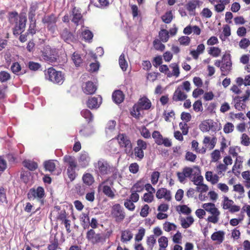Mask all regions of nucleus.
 Returning a JSON list of instances; mask_svg holds the SVG:
<instances>
[{"label": "nucleus", "mask_w": 250, "mask_h": 250, "mask_svg": "<svg viewBox=\"0 0 250 250\" xmlns=\"http://www.w3.org/2000/svg\"><path fill=\"white\" fill-rule=\"evenodd\" d=\"M202 207L206 211L212 214L211 216L208 217L207 221L216 224L219 221L220 212L215 207V204L212 203H205L202 205Z\"/></svg>", "instance_id": "obj_4"}, {"label": "nucleus", "mask_w": 250, "mask_h": 250, "mask_svg": "<svg viewBox=\"0 0 250 250\" xmlns=\"http://www.w3.org/2000/svg\"><path fill=\"white\" fill-rule=\"evenodd\" d=\"M194 167L191 168L190 167H186L182 170V172H177V176L178 177L179 181L181 183L184 182L186 178H190L191 175H193L195 170H194Z\"/></svg>", "instance_id": "obj_16"}, {"label": "nucleus", "mask_w": 250, "mask_h": 250, "mask_svg": "<svg viewBox=\"0 0 250 250\" xmlns=\"http://www.w3.org/2000/svg\"><path fill=\"white\" fill-rule=\"evenodd\" d=\"M159 250H166V248L168 246V239L166 236H161L158 239Z\"/></svg>", "instance_id": "obj_39"}, {"label": "nucleus", "mask_w": 250, "mask_h": 250, "mask_svg": "<svg viewBox=\"0 0 250 250\" xmlns=\"http://www.w3.org/2000/svg\"><path fill=\"white\" fill-rule=\"evenodd\" d=\"M194 219L191 216H188L181 220V226L184 229L189 228L193 223Z\"/></svg>", "instance_id": "obj_40"}, {"label": "nucleus", "mask_w": 250, "mask_h": 250, "mask_svg": "<svg viewBox=\"0 0 250 250\" xmlns=\"http://www.w3.org/2000/svg\"><path fill=\"white\" fill-rule=\"evenodd\" d=\"M150 210V208L147 204L144 205L141 209L140 215L142 217H146L148 213Z\"/></svg>", "instance_id": "obj_60"}, {"label": "nucleus", "mask_w": 250, "mask_h": 250, "mask_svg": "<svg viewBox=\"0 0 250 250\" xmlns=\"http://www.w3.org/2000/svg\"><path fill=\"white\" fill-rule=\"evenodd\" d=\"M194 169H195V171L193 175H194V177L192 180L194 184L197 186L203 184L204 178L201 175V171L199 167L198 166H194Z\"/></svg>", "instance_id": "obj_22"}, {"label": "nucleus", "mask_w": 250, "mask_h": 250, "mask_svg": "<svg viewBox=\"0 0 250 250\" xmlns=\"http://www.w3.org/2000/svg\"><path fill=\"white\" fill-rule=\"evenodd\" d=\"M23 165L30 171H34L38 168V164L36 162L29 160H24L23 162Z\"/></svg>", "instance_id": "obj_33"}, {"label": "nucleus", "mask_w": 250, "mask_h": 250, "mask_svg": "<svg viewBox=\"0 0 250 250\" xmlns=\"http://www.w3.org/2000/svg\"><path fill=\"white\" fill-rule=\"evenodd\" d=\"M11 79L10 74L5 71H1L0 72V82L4 83Z\"/></svg>", "instance_id": "obj_52"}, {"label": "nucleus", "mask_w": 250, "mask_h": 250, "mask_svg": "<svg viewBox=\"0 0 250 250\" xmlns=\"http://www.w3.org/2000/svg\"><path fill=\"white\" fill-rule=\"evenodd\" d=\"M151 106V102L150 100L146 96L140 98L137 104H135L133 106V111H131L132 115L136 113L138 115L140 114V111L141 110H148Z\"/></svg>", "instance_id": "obj_5"}, {"label": "nucleus", "mask_w": 250, "mask_h": 250, "mask_svg": "<svg viewBox=\"0 0 250 250\" xmlns=\"http://www.w3.org/2000/svg\"><path fill=\"white\" fill-rule=\"evenodd\" d=\"M136 157L138 158L139 160H142L144 157V150L139 147H135L133 151Z\"/></svg>", "instance_id": "obj_55"}, {"label": "nucleus", "mask_w": 250, "mask_h": 250, "mask_svg": "<svg viewBox=\"0 0 250 250\" xmlns=\"http://www.w3.org/2000/svg\"><path fill=\"white\" fill-rule=\"evenodd\" d=\"M112 98L115 103L120 104L124 101L125 99V95L121 90H116L113 92Z\"/></svg>", "instance_id": "obj_23"}, {"label": "nucleus", "mask_w": 250, "mask_h": 250, "mask_svg": "<svg viewBox=\"0 0 250 250\" xmlns=\"http://www.w3.org/2000/svg\"><path fill=\"white\" fill-rule=\"evenodd\" d=\"M102 103V98L101 96L91 97L89 98L86 102L87 106L91 109L98 108Z\"/></svg>", "instance_id": "obj_17"}, {"label": "nucleus", "mask_w": 250, "mask_h": 250, "mask_svg": "<svg viewBox=\"0 0 250 250\" xmlns=\"http://www.w3.org/2000/svg\"><path fill=\"white\" fill-rule=\"evenodd\" d=\"M223 208L228 209L231 213H234L240 210V207L234 204L233 200L229 199L228 197H225L223 200Z\"/></svg>", "instance_id": "obj_14"}, {"label": "nucleus", "mask_w": 250, "mask_h": 250, "mask_svg": "<svg viewBox=\"0 0 250 250\" xmlns=\"http://www.w3.org/2000/svg\"><path fill=\"white\" fill-rule=\"evenodd\" d=\"M82 179L83 182L88 186L92 185L94 182V178L93 175L89 173L84 174Z\"/></svg>", "instance_id": "obj_35"}, {"label": "nucleus", "mask_w": 250, "mask_h": 250, "mask_svg": "<svg viewBox=\"0 0 250 250\" xmlns=\"http://www.w3.org/2000/svg\"><path fill=\"white\" fill-rule=\"evenodd\" d=\"M37 8L34 6H32L30 7L29 12L28 13V19L30 23H36V20L35 18L36 15V11Z\"/></svg>", "instance_id": "obj_43"}, {"label": "nucleus", "mask_w": 250, "mask_h": 250, "mask_svg": "<svg viewBox=\"0 0 250 250\" xmlns=\"http://www.w3.org/2000/svg\"><path fill=\"white\" fill-rule=\"evenodd\" d=\"M81 114L89 123L93 120V115L91 112L87 109H83L81 112Z\"/></svg>", "instance_id": "obj_37"}, {"label": "nucleus", "mask_w": 250, "mask_h": 250, "mask_svg": "<svg viewBox=\"0 0 250 250\" xmlns=\"http://www.w3.org/2000/svg\"><path fill=\"white\" fill-rule=\"evenodd\" d=\"M206 179L210 182L212 184L214 185L219 181V177L217 174H213V172L208 171L205 174Z\"/></svg>", "instance_id": "obj_28"}, {"label": "nucleus", "mask_w": 250, "mask_h": 250, "mask_svg": "<svg viewBox=\"0 0 250 250\" xmlns=\"http://www.w3.org/2000/svg\"><path fill=\"white\" fill-rule=\"evenodd\" d=\"M205 50V46L203 43L199 44L196 50H192L190 51V55L194 60H197L200 54H203Z\"/></svg>", "instance_id": "obj_26"}, {"label": "nucleus", "mask_w": 250, "mask_h": 250, "mask_svg": "<svg viewBox=\"0 0 250 250\" xmlns=\"http://www.w3.org/2000/svg\"><path fill=\"white\" fill-rule=\"evenodd\" d=\"M111 215L116 222L123 221L125 217L124 208L119 204L114 205L111 208Z\"/></svg>", "instance_id": "obj_9"}, {"label": "nucleus", "mask_w": 250, "mask_h": 250, "mask_svg": "<svg viewBox=\"0 0 250 250\" xmlns=\"http://www.w3.org/2000/svg\"><path fill=\"white\" fill-rule=\"evenodd\" d=\"M172 69V72L171 73L169 71L167 73V76L171 77L173 76L178 77L180 74L179 67L178 64L176 63H172L169 66Z\"/></svg>", "instance_id": "obj_32"}, {"label": "nucleus", "mask_w": 250, "mask_h": 250, "mask_svg": "<svg viewBox=\"0 0 250 250\" xmlns=\"http://www.w3.org/2000/svg\"><path fill=\"white\" fill-rule=\"evenodd\" d=\"M197 158L196 155L190 151H187L185 155V159L187 161L194 162Z\"/></svg>", "instance_id": "obj_64"}, {"label": "nucleus", "mask_w": 250, "mask_h": 250, "mask_svg": "<svg viewBox=\"0 0 250 250\" xmlns=\"http://www.w3.org/2000/svg\"><path fill=\"white\" fill-rule=\"evenodd\" d=\"M156 196L158 199L164 198L167 201H170L171 200V192L166 188H162L158 189Z\"/></svg>", "instance_id": "obj_19"}, {"label": "nucleus", "mask_w": 250, "mask_h": 250, "mask_svg": "<svg viewBox=\"0 0 250 250\" xmlns=\"http://www.w3.org/2000/svg\"><path fill=\"white\" fill-rule=\"evenodd\" d=\"M82 89L86 94H93L97 90V86L91 81H88L82 85Z\"/></svg>", "instance_id": "obj_20"}, {"label": "nucleus", "mask_w": 250, "mask_h": 250, "mask_svg": "<svg viewBox=\"0 0 250 250\" xmlns=\"http://www.w3.org/2000/svg\"><path fill=\"white\" fill-rule=\"evenodd\" d=\"M225 233L223 231H218L214 232L211 236L213 241H216L220 244L223 242L224 239Z\"/></svg>", "instance_id": "obj_31"}, {"label": "nucleus", "mask_w": 250, "mask_h": 250, "mask_svg": "<svg viewBox=\"0 0 250 250\" xmlns=\"http://www.w3.org/2000/svg\"><path fill=\"white\" fill-rule=\"evenodd\" d=\"M41 60L48 63H52L58 62L59 54L58 50L49 45H44L41 50Z\"/></svg>", "instance_id": "obj_2"}, {"label": "nucleus", "mask_w": 250, "mask_h": 250, "mask_svg": "<svg viewBox=\"0 0 250 250\" xmlns=\"http://www.w3.org/2000/svg\"><path fill=\"white\" fill-rule=\"evenodd\" d=\"M8 19L10 24H15L13 28L14 35H19V31H21V32L24 31L27 22L25 15H21L19 17L17 11L10 12L8 13Z\"/></svg>", "instance_id": "obj_1"}, {"label": "nucleus", "mask_w": 250, "mask_h": 250, "mask_svg": "<svg viewBox=\"0 0 250 250\" xmlns=\"http://www.w3.org/2000/svg\"><path fill=\"white\" fill-rule=\"evenodd\" d=\"M152 136L154 139L155 143L158 145H161L163 137L160 132L158 131H154L152 133Z\"/></svg>", "instance_id": "obj_49"}, {"label": "nucleus", "mask_w": 250, "mask_h": 250, "mask_svg": "<svg viewBox=\"0 0 250 250\" xmlns=\"http://www.w3.org/2000/svg\"><path fill=\"white\" fill-rule=\"evenodd\" d=\"M145 187V181L142 179L140 180L131 187L130 192H134L137 193L142 192L144 190Z\"/></svg>", "instance_id": "obj_25"}, {"label": "nucleus", "mask_w": 250, "mask_h": 250, "mask_svg": "<svg viewBox=\"0 0 250 250\" xmlns=\"http://www.w3.org/2000/svg\"><path fill=\"white\" fill-rule=\"evenodd\" d=\"M90 157L85 152L82 153L79 157V162L83 167H85L89 165Z\"/></svg>", "instance_id": "obj_27"}, {"label": "nucleus", "mask_w": 250, "mask_h": 250, "mask_svg": "<svg viewBox=\"0 0 250 250\" xmlns=\"http://www.w3.org/2000/svg\"><path fill=\"white\" fill-rule=\"evenodd\" d=\"M153 194V193H152V192L145 193L142 197V200L147 203H151L154 200V196Z\"/></svg>", "instance_id": "obj_54"}, {"label": "nucleus", "mask_w": 250, "mask_h": 250, "mask_svg": "<svg viewBox=\"0 0 250 250\" xmlns=\"http://www.w3.org/2000/svg\"><path fill=\"white\" fill-rule=\"evenodd\" d=\"M63 161L65 163H67L69 167L67 169L68 176L71 181H73L76 176L75 172V168L77 167V164L74 158L69 155H65L63 157Z\"/></svg>", "instance_id": "obj_8"}, {"label": "nucleus", "mask_w": 250, "mask_h": 250, "mask_svg": "<svg viewBox=\"0 0 250 250\" xmlns=\"http://www.w3.org/2000/svg\"><path fill=\"white\" fill-rule=\"evenodd\" d=\"M55 162H57V161L49 160L45 161L44 163V167L45 170H48L50 172H53L56 169V164Z\"/></svg>", "instance_id": "obj_34"}, {"label": "nucleus", "mask_w": 250, "mask_h": 250, "mask_svg": "<svg viewBox=\"0 0 250 250\" xmlns=\"http://www.w3.org/2000/svg\"><path fill=\"white\" fill-rule=\"evenodd\" d=\"M145 231L146 230L144 228H141V229H140L138 230V233L135 235V241L137 242L141 241L143 239L144 236H145Z\"/></svg>", "instance_id": "obj_58"}, {"label": "nucleus", "mask_w": 250, "mask_h": 250, "mask_svg": "<svg viewBox=\"0 0 250 250\" xmlns=\"http://www.w3.org/2000/svg\"><path fill=\"white\" fill-rule=\"evenodd\" d=\"M81 224L84 229H88L89 227L90 219L88 213H83L80 217Z\"/></svg>", "instance_id": "obj_29"}, {"label": "nucleus", "mask_w": 250, "mask_h": 250, "mask_svg": "<svg viewBox=\"0 0 250 250\" xmlns=\"http://www.w3.org/2000/svg\"><path fill=\"white\" fill-rule=\"evenodd\" d=\"M213 123H212L211 125H210V124L207 122L202 123L199 125L200 129L203 132H207L210 129L213 130Z\"/></svg>", "instance_id": "obj_50"}, {"label": "nucleus", "mask_w": 250, "mask_h": 250, "mask_svg": "<svg viewBox=\"0 0 250 250\" xmlns=\"http://www.w3.org/2000/svg\"><path fill=\"white\" fill-rule=\"evenodd\" d=\"M82 36L85 41L90 42L92 40L93 34L89 30L86 29L82 32Z\"/></svg>", "instance_id": "obj_42"}, {"label": "nucleus", "mask_w": 250, "mask_h": 250, "mask_svg": "<svg viewBox=\"0 0 250 250\" xmlns=\"http://www.w3.org/2000/svg\"><path fill=\"white\" fill-rule=\"evenodd\" d=\"M72 16L71 21L76 25L78 26L80 24H83L84 19L81 13V9L80 8L74 6L72 10Z\"/></svg>", "instance_id": "obj_13"}, {"label": "nucleus", "mask_w": 250, "mask_h": 250, "mask_svg": "<svg viewBox=\"0 0 250 250\" xmlns=\"http://www.w3.org/2000/svg\"><path fill=\"white\" fill-rule=\"evenodd\" d=\"M156 243V240L154 235H151L148 237L146 239V245L148 247V250H152Z\"/></svg>", "instance_id": "obj_46"}, {"label": "nucleus", "mask_w": 250, "mask_h": 250, "mask_svg": "<svg viewBox=\"0 0 250 250\" xmlns=\"http://www.w3.org/2000/svg\"><path fill=\"white\" fill-rule=\"evenodd\" d=\"M119 63L120 66L123 71H125L128 66L127 63L125 59V56L124 53H122L119 57Z\"/></svg>", "instance_id": "obj_48"}, {"label": "nucleus", "mask_w": 250, "mask_h": 250, "mask_svg": "<svg viewBox=\"0 0 250 250\" xmlns=\"http://www.w3.org/2000/svg\"><path fill=\"white\" fill-rule=\"evenodd\" d=\"M99 174L101 175H109L114 171V167L111 166L107 161L104 159L99 160L95 165Z\"/></svg>", "instance_id": "obj_7"}, {"label": "nucleus", "mask_w": 250, "mask_h": 250, "mask_svg": "<svg viewBox=\"0 0 250 250\" xmlns=\"http://www.w3.org/2000/svg\"><path fill=\"white\" fill-rule=\"evenodd\" d=\"M159 37L161 41L166 42L169 38V32L166 29H161L159 31Z\"/></svg>", "instance_id": "obj_41"}, {"label": "nucleus", "mask_w": 250, "mask_h": 250, "mask_svg": "<svg viewBox=\"0 0 250 250\" xmlns=\"http://www.w3.org/2000/svg\"><path fill=\"white\" fill-rule=\"evenodd\" d=\"M201 1L198 0L189 1L186 5V8L188 12H193L197 7H199Z\"/></svg>", "instance_id": "obj_30"}, {"label": "nucleus", "mask_w": 250, "mask_h": 250, "mask_svg": "<svg viewBox=\"0 0 250 250\" xmlns=\"http://www.w3.org/2000/svg\"><path fill=\"white\" fill-rule=\"evenodd\" d=\"M116 125V122L114 120H110L108 121L105 127V130L106 132H111L113 131Z\"/></svg>", "instance_id": "obj_62"}, {"label": "nucleus", "mask_w": 250, "mask_h": 250, "mask_svg": "<svg viewBox=\"0 0 250 250\" xmlns=\"http://www.w3.org/2000/svg\"><path fill=\"white\" fill-rule=\"evenodd\" d=\"M102 191L104 194L108 197L111 199H113L115 197V194L109 186L107 185L103 186Z\"/></svg>", "instance_id": "obj_38"}, {"label": "nucleus", "mask_w": 250, "mask_h": 250, "mask_svg": "<svg viewBox=\"0 0 250 250\" xmlns=\"http://www.w3.org/2000/svg\"><path fill=\"white\" fill-rule=\"evenodd\" d=\"M72 59L76 66H80L83 62L81 55L76 52L73 54Z\"/></svg>", "instance_id": "obj_51"}, {"label": "nucleus", "mask_w": 250, "mask_h": 250, "mask_svg": "<svg viewBox=\"0 0 250 250\" xmlns=\"http://www.w3.org/2000/svg\"><path fill=\"white\" fill-rule=\"evenodd\" d=\"M234 101H236L234 104L235 109L239 111L245 109L246 104L244 103H242L240 96H236L233 98Z\"/></svg>", "instance_id": "obj_36"}, {"label": "nucleus", "mask_w": 250, "mask_h": 250, "mask_svg": "<svg viewBox=\"0 0 250 250\" xmlns=\"http://www.w3.org/2000/svg\"><path fill=\"white\" fill-rule=\"evenodd\" d=\"M163 22L166 23H169L171 22L173 19V16L171 11H168L164 15L161 17Z\"/></svg>", "instance_id": "obj_45"}, {"label": "nucleus", "mask_w": 250, "mask_h": 250, "mask_svg": "<svg viewBox=\"0 0 250 250\" xmlns=\"http://www.w3.org/2000/svg\"><path fill=\"white\" fill-rule=\"evenodd\" d=\"M177 228L176 226L168 222H167L163 224V229L167 232H169L172 230H175Z\"/></svg>", "instance_id": "obj_53"}, {"label": "nucleus", "mask_w": 250, "mask_h": 250, "mask_svg": "<svg viewBox=\"0 0 250 250\" xmlns=\"http://www.w3.org/2000/svg\"><path fill=\"white\" fill-rule=\"evenodd\" d=\"M222 65L220 67L222 75L226 76L228 75L231 70L232 62L230 55L229 54L224 55L222 58Z\"/></svg>", "instance_id": "obj_12"}, {"label": "nucleus", "mask_w": 250, "mask_h": 250, "mask_svg": "<svg viewBox=\"0 0 250 250\" xmlns=\"http://www.w3.org/2000/svg\"><path fill=\"white\" fill-rule=\"evenodd\" d=\"M134 203L127 199L124 202V206L128 210L132 211H134L135 208V205Z\"/></svg>", "instance_id": "obj_59"}, {"label": "nucleus", "mask_w": 250, "mask_h": 250, "mask_svg": "<svg viewBox=\"0 0 250 250\" xmlns=\"http://www.w3.org/2000/svg\"><path fill=\"white\" fill-rule=\"evenodd\" d=\"M133 234L129 229H126L121 231V241L122 242L126 243L133 238Z\"/></svg>", "instance_id": "obj_24"}, {"label": "nucleus", "mask_w": 250, "mask_h": 250, "mask_svg": "<svg viewBox=\"0 0 250 250\" xmlns=\"http://www.w3.org/2000/svg\"><path fill=\"white\" fill-rule=\"evenodd\" d=\"M49 243L47 247L48 250H57L59 248V241L56 237L53 240H50Z\"/></svg>", "instance_id": "obj_44"}, {"label": "nucleus", "mask_w": 250, "mask_h": 250, "mask_svg": "<svg viewBox=\"0 0 250 250\" xmlns=\"http://www.w3.org/2000/svg\"><path fill=\"white\" fill-rule=\"evenodd\" d=\"M221 157L220 151L218 149L214 150L211 153V161L213 162H216L220 159Z\"/></svg>", "instance_id": "obj_63"}, {"label": "nucleus", "mask_w": 250, "mask_h": 250, "mask_svg": "<svg viewBox=\"0 0 250 250\" xmlns=\"http://www.w3.org/2000/svg\"><path fill=\"white\" fill-rule=\"evenodd\" d=\"M60 36L61 38L66 42L70 43L73 42L74 36L73 34L67 28H64L61 32Z\"/></svg>", "instance_id": "obj_21"}, {"label": "nucleus", "mask_w": 250, "mask_h": 250, "mask_svg": "<svg viewBox=\"0 0 250 250\" xmlns=\"http://www.w3.org/2000/svg\"><path fill=\"white\" fill-rule=\"evenodd\" d=\"M44 195L43 188L42 187H38L36 189L32 188L29 190L27 194V198L30 200L37 198L40 199L41 205H43V201L41 199L44 196Z\"/></svg>", "instance_id": "obj_11"}, {"label": "nucleus", "mask_w": 250, "mask_h": 250, "mask_svg": "<svg viewBox=\"0 0 250 250\" xmlns=\"http://www.w3.org/2000/svg\"><path fill=\"white\" fill-rule=\"evenodd\" d=\"M46 79L55 83H62L63 77L61 71H56L53 67H51L45 71Z\"/></svg>", "instance_id": "obj_6"}, {"label": "nucleus", "mask_w": 250, "mask_h": 250, "mask_svg": "<svg viewBox=\"0 0 250 250\" xmlns=\"http://www.w3.org/2000/svg\"><path fill=\"white\" fill-rule=\"evenodd\" d=\"M116 139L121 148H124L125 152L129 156L133 155L132 144L129 137L125 133H119Z\"/></svg>", "instance_id": "obj_3"}, {"label": "nucleus", "mask_w": 250, "mask_h": 250, "mask_svg": "<svg viewBox=\"0 0 250 250\" xmlns=\"http://www.w3.org/2000/svg\"><path fill=\"white\" fill-rule=\"evenodd\" d=\"M188 95L187 93L181 90L180 88L177 87L172 95V100L174 102H182L187 99Z\"/></svg>", "instance_id": "obj_18"}, {"label": "nucleus", "mask_w": 250, "mask_h": 250, "mask_svg": "<svg viewBox=\"0 0 250 250\" xmlns=\"http://www.w3.org/2000/svg\"><path fill=\"white\" fill-rule=\"evenodd\" d=\"M177 87L180 88L182 91L185 90L186 93L188 92L191 89L190 83L188 81L184 82L182 84L179 85Z\"/></svg>", "instance_id": "obj_57"}, {"label": "nucleus", "mask_w": 250, "mask_h": 250, "mask_svg": "<svg viewBox=\"0 0 250 250\" xmlns=\"http://www.w3.org/2000/svg\"><path fill=\"white\" fill-rule=\"evenodd\" d=\"M234 125L232 123L228 122L224 125L223 130L225 133L228 134L232 132L234 130Z\"/></svg>", "instance_id": "obj_61"}, {"label": "nucleus", "mask_w": 250, "mask_h": 250, "mask_svg": "<svg viewBox=\"0 0 250 250\" xmlns=\"http://www.w3.org/2000/svg\"><path fill=\"white\" fill-rule=\"evenodd\" d=\"M221 52V49L218 47H210L208 50V53L214 57L220 56Z\"/></svg>", "instance_id": "obj_47"}, {"label": "nucleus", "mask_w": 250, "mask_h": 250, "mask_svg": "<svg viewBox=\"0 0 250 250\" xmlns=\"http://www.w3.org/2000/svg\"><path fill=\"white\" fill-rule=\"evenodd\" d=\"M21 66L18 62L13 63L11 66V70L12 72L16 75L19 74V73L21 71Z\"/></svg>", "instance_id": "obj_56"}, {"label": "nucleus", "mask_w": 250, "mask_h": 250, "mask_svg": "<svg viewBox=\"0 0 250 250\" xmlns=\"http://www.w3.org/2000/svg\"><path fill=\"white\" fill-rule=\"evenodd\" d=\"M86 238L93 244L101 242L104 239L101 234L96 233L93 229H90L87 232Z\"/></svg>", "instance_id": "obj_15"}, {"label": "nucleus", "mask_w": 250, "mask_h": 250, "mask_svg": "<svg viewBox=\"0 0 250 250\" xmlns=\"http://www.w3.org/2000/svg\"><path fill=\"white\" fill-rule=\"evenodd\" d=\"M57 21L58 18L53 13L44 16L42 19V22L46 25L47 30L52 33H54L57 27Z\"/></svg>", "instance_id": "obj_10"}]
</instances>
